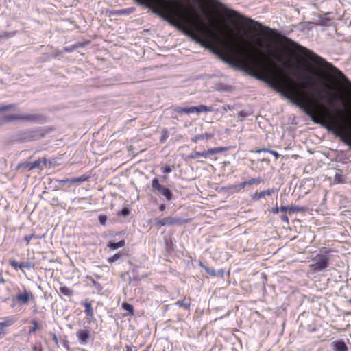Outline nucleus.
I'll use <instances>...</instances> for the list:
<instances>
[{"instance_id":"46","label":"nucleus","mask_w":351,"mask_h":351,"mask_svg":"<svg viewBox=\"0 0 351 351\" xmlns=\"http://www.w3.org/2000/svg\"><path fill=\"white\" fill-rule=\"evenodd\" d=\"M279 210L281 212H286V211H289V206H280L279 208Z\"/></svg>"},{"instance_id":"49","label":"nucleus","mask_w":351,"mask_h":351,"mask_svg":"<svg viewBox=\"0 0 351 351\" xmlns=\"http://www.w3.org/2000/svg\"><path fill=\"white\" fill-rule=\"evenodd\" d=\"M165 208H166V207H165V205L164 204H160V206H159V210H160V211H164V210H165Z\"/></svg>"},{"instance_id":"12","label":"nucleus","mask_w":351,"mask_h":351,"mask_svg":"<svg viewBox=\"0 0 351 351\" xmlns=\"http://www.w3.org/2000/svg\"><path fill=\"white\" fill-rule=\"evenodd\" d=\"M9 263L11 265V267L12 268H14L15 270L20 269L23 272H24V271H23L24 268L31 269V268L34 267V264L30 262H23V263H19L14 259H10Z\"/></svg>"},{"instance_id":"18","label":"nucleus","mask_w":351,"mask_h":351,"mask_svg":"<svg viewBox=\"0 0 351 351\" xmlns=\"http://www.w3.org/2000/svg\"><path fill=\"white\" fill-rule=\"evenodd\" d=\"M332 346L334 351H348V347L343 341H334Z\"/></svg>"},{"instance_id":"40","label":"nucleus","mask_w":351,"mask_h":351,"mask_svg":"<svg viewBox=\"0 0 351 351\" xmlns=\"http://www.w3.org/2000/svg\"><path fill=\"white\" fill-rule=\"evenodd\" d=\"M162 171L166 173H169L171 172V171H172L171 168L168 165H165V167H163L162 168Z\"/></svg>"},{"instance_id":"41","label":"nucleus","mask_w":351,"mask_h":351,"mask_svg":"<svg viewBox=\"0 0 351 351\" xmlns=\"http://www.w3.org/2000/svg\"><path fill=\"white\" fill-rule=\"evenodd\" d=\"M11 324H12V322L10 320H7V321L3 322H0L1 328L8 326H10Z\"/></svg>"},{"instance_id":"38","label":"nucleus","mask_w":351,"mask_h":351,"mask_svg":"<svg viewBox=\"0 0 351 351\" xmlns=\"http://www.w3.org/2000/svg\"><path fill=\"white\" fill-rule=\"evenodd\" d=\"M200 156H201V154H200V152H193V153L191 154V156H190V157H191V158H193V159L198 158H199V157H200Z\"/></svg>"},{"instance_id":"45","label":"nucleus","mask_w":351,"mask_h":351,"mask_svg":"<svg viewBox=\"0 0 351 351\" xmlns=\"http://www.w3.org/2000/svg\"><path fill=\"white\" fill-rule=\"evenodd\" d=\"M256 45H258L259 47H263V42L261 39L258 38L256 41Z\"/></svg>"},{"instance_id":"20","label":"nucleus","mask_w":351,"mask_h":351,"mask_svg":"<svg viewBox=\"0 0 351 351\" xmlns=\"http://www.w3.org/2000/svg\"><path fill=\"white\" fill-rule=\"evenodd\" d=\"M176 304L185 310H189L191 306V299L184 298L182 300H178Z\"/></svg>"},{"instance_id":"30","label":"nucleus","mask_w":351,"mask_h":351,"mask_svg":"<svg viewBox=\"0 0 351 351\" xmlns=\"http://www.w3.org/2000/svg\"><path fill=\"white\" fill-rule=\"evenodd\" d=\"M31 322L33 324V326L29 329V334H33L36 332V330L40 328V325L36 320H32Z\"/></svg>"},{"instance_id":"24","label":"nucleus","mask_w":351,"mask_h":351,"mask_svg":"<svg viewBox=\"0 0 351 351\" xmlns=\"http://www.w3.org/2000/svg\"><path fill=\"white\" fill-rule=\"evenodd\" d=\"M90 176L88 175H82L80 177L78 178H71V180L72 182V184L75 183H81L86 181H88L90 179Z\"/></svg>"},{"instance_id":"2","label":"nucleus","mask_w":351,"mask_h":351,"mask_svg":"<svg viewBox=\"0 0 351 351\" xmlns=\"http://www.w3.org/2000/svg\"><path fill=\"white\" fill-rule=\"evenodd\" d=\"M282 93L293 104L303 109L312 121L318 123L324 120L328 124V128L341 140L351 145V123L346 119L341 110L336 109L335 114H332L328 109L322 107L317 99L309 93L299 88L298 86H270Z\"/></svg>"},{"instance_id":"1","label":"nucleus","mask_w":351,"mask_h":351,"mask_svg":"<svg viewBox=\"0 0 351 351\" xmlns=\"http://www.w3.org/2000/svg\"><path fill=\"white\" fill-rule=\"evenodd\" d=\"M246 20L249 24L254 25V26L250 27L251 29L256 30V27L260 28V29H265L270 32L271 35L275 36L276 39L274 40V42L280 44L282 49L280 50L276 49L275 51H270L269 54L277 61L283 62V64L285 66L290 67L289 60L291 56L289 52L295 49L303 53L304 55H308L309 53L311 56H308V58L314 62L318 66L329 70L332 74L329 75L326 72L317 73L313 69H308L306 71L311 75H303L301 77V80H303V88H312L315 86V81L311 75H313L326 80V81H324L322 83L324 88L330 90L336 91L335 93L328 95V102L332 103L334 101L343 102L345 101L346 96L347 98L351 99V82L341 71L338 69L331 63L326 61V60L322 57L315 54L306 48L299 45L288 37L277 34L269 27H263L258 21H255L251 19H246Z\"/></svg>"},{"instance_id":"5","label":"nucleus","mask_w":351,"mask_h":351,"mask_svg":"<svg viewBox=\"0 0 351 351\" xmlns=\"http://www.w3.org/2000/svg\"><path fill=\"white\" fill-rule=\"evenodd\" d=\"M319 252L321 254H318L314 258V260H317V262L309 265L310 269L313 272L324 271L329 265L330 253L331 250L323 247L319 249Z\"/></svg>"},{"instance_id":"19","label":"nucleus","mask_w":351,"mask_h":351,"mask_svg":"<svg viewBox=\"0 0 351 351\" xmlns=\"http://www.w3.org/2000/svg\"><path fill=\"white\" fill-rule=\"evenodd\" d=\"M152 187L153 191H157L160 194L162 191V190L166 188L160 184L158 179L156 178H155L152 180Z\"/></svg>"},{"instance_id":"13","label":"nucleus","mask_w":351,"mask_h":351,"mask_svg":"<svg viewBox=\"0 0 351 351\" xmlns=\"http://www.w3.org/2000/svg\"><path fill=\"white\" fill-rule=\"evenodd\" d=\"M226 150H227V147H218L208 149L206 151L200 152V154H201V156H202L204 158H207L209 155L221 153V152H225Z\"/></svg>"},{"instance_id":"10","label":"nucleus","mask_w":351,"mask_h":351,"mask_svg":"<svg viewBox=\"0 0 351 351\" xmlns=\"http://www.w3.org/2000/svg\"><path fill=\"white\" fill-rule=\"evenodd\" d=\"M263 182V179L260 177L256 178H252L247 181H244L241 182L239 184L233 185L230 187L231 189L234 190L235 191H241L243 190L246 186L251 185H258Z\"/></svg>"},{"instance_id":"27","label":"nucleus","mask_w":351,"mask_h":351,"mask_svg":"<svg viewBox=\"0 0 351 351\" xmlns=\"http://www.w3.org/2000/svg\"><path fill=\"white\" fill-rule=\"evenodd\" d=\"M122 255H123V252L119 251V252L114 254L113 256L109 257L108 258L107 261L108 263L112 264L114 262L117 261L119 258H120Z\"/></svg>"},{"instance_id":"42","label":"nucleus","mask_w":351,"mask_h":351,"mask_svg":"<svg viewBox=\"0 0 351 351\" xmlns=\"http://www.w3.org/2000/svg\"><path fill=\"white\" fill-rule=\"evenodd\" d=\"M269 152H270V149H267V148H261V149H258L256 150V153H261V152H268V153H269Z\"/></svg>"},{"instance_id":"50","label":"nucleus","mask_w":351,"mask_h":351,"mask_svg":"<svg viewBox=\"0 0 351 351\" xmlns=\"http://www.w3.org/2000/svg\"><path fill=\"white\" fill-rule=\"evenodd\" d=\"M272 212L274 213H278L280 212L279 208L276 207L275 208H273Z\"/></svg>"},{"instance_id":"6","label":"nucleus","mask_w":351,"mask_h":351,"mask_svg":"<svg viewBox=\"0 0 351 351\" xmlns=\"http://www.w3.org/2000/svg\"><path fill=\"white\" fill-rule=\"evenodd\" d=\"M35 300V296L33 293L25 287H23V290L19 291L12 298V302L14 304L26 305L29 302H34Z\"/></svg>"},{"instance_id":"3","label":"nucleus","mask_w":351,"mask_h":351,"mask_svg":"<svg viewBox=\"0 0 351 351\" xmlns=\"http://www.w3.org/2000/svg\"><path fill=\"white\" fill-rule=\"evenodd\" d=\"M152 11L178 28L177 0H141Z\"/></svg>"},{"instance_id":"22","label":"nucleus","mask_w":351,"mask_h":351,"mask_svg":"<svg viewBox=\"0 0 351 351\" xmlns=\"http://www.w3.org/2000/svg\"><path fill=\"white\" fill-rule=\"evenodd\" d=\"M226 16L230 19H244L245 18L240 15L237 12L233 10H226Z\"/></svg>"},{"instance_id":"39","label":"nucleus","mask_w":351,"mask_h":351,"mask_svg":"<svg viewBox=\"0 0 351 351\" xmlns=\"http://www.w3.org/2000/svg\"><path fill=\"white\" fill-rule=\"evenodd\" d=\"M52 340H53V341L54 344H55L57 347H59L58 339L57 335H56L55 333H53V334H52Z\"/></svg>"},{"instance_id":"44","label":"nucleus","mask_w":351,"mask_h":351,"mask_svg":"<svg viewBox=\"0 0 351 351\" xmlns=\"http://www.w3.org/2000/svg\"><path fill=\"white\" fill-rule=\"evenodd\" d=\"M269 153L271 154L276 158V159H278L280 157V154L274 150L270 149Z\"/></svg>"},{"instance_id":"16","label":"nucleus","mask_w":351,"mask_h":351,"mask_svg":"<svg viewBox=\"0 0 351 351\" xmlns=\"http://www.w3.org/2000/svg\"><path fill=\"white\" fill-rule=\"evenodd\" d=\"M273 193H274V189H267V190H265V191H261L259 193L256 192L252 195V199H254V200H258V199H260L261 198L265 197L266 195H268V196L271 195Z\"/></svg>"},{"instance_id":"43","label":"nucleus","mask_w":351,"mask_h":351,"mask_svg":"<svg viewBox=\"0 0 351 351\" xmlns=\"http://www.w3.org/2000/svg\"><path fill=\"white\" fill-rule=\"evenodd\" d=\"M71 180V178H68V179H65V180H58V182L60 184H66V183H70V184H72V182L70 181Z\"/></svg>"},{"instance_id":"4","label":"nucleus","mask_w":351,"mask_h":351,"mask_svg":"<svg viewBox=\"0 0 351 351\" xmlns=\"http://www.w3.org/2000/svg\"><path fill=\"white\" fill-rule=\"evenodd\" d=\"M3 112H0L1 124L14 121L43 123L45 120V118L40 114Z\"/></svg>"},{"instance_id":"35","label":"nucleus","mask_w":351,"mask_h":351,"mask_svg":"<svg viewBox=\"0 0 351 351\" xmlns=\"http://www.w3.org/2000/svg\"><path fill=\"white\" fill-rule=\"evenodd\" d=\"M32 351H43L41 343H36L32 346Z\"/></svg>"},{"instance_id":"21","label":"nucleus","mask_w":351,"mask_h":351,"mask_svg":"<svg viewBox=\"0 0 351 351\" xmlns=\"http://www.w3.org/2000/svg\"><path fill=\"white\" fill-rule=\"evenodd\" d=\"M125 245V241L124 239H122L117 243H114V242L110 241V242H108V243L107 244V247L109 249L113 250L120 248V247H123Z\"/></svg>"},{"instance_id":"15","label":"nucleus","mask_w":351,"mask_h":351,"mask_svg":"<svg viewBox=\"0 0 351 351\" xmlns=\"http://www.w3.org/2000/svg\"><path fill=\"white\" fill-rule=\"evenodd\" d=\"M84 312L88 318L92 319L94 317L93 309L92 307L91 302L88 300H85L84 302Z\"/></svg>"},{"instance_id":"34","label":"nucleus","mask_w":351,"mask_h":351,"mask_svg":"<svg viewBox=\"0 0 351 351\" xmlns=\"http://www.w3.org/2000/svg\"><path fill=\"white\" fill-rule=\"evenodd\" d=\"M107 219H108L107 216L105 215H100L98 217V220H99L100 224H101L102 226L106 225Z\"/></svg>"},{"instance_id":"47","label":"nucleus","mask_w":351,"mask_h":351,"mask_svg":"<svg viewBox=\"0 0 351 351\" xmlns=\"http://www.w3.org/2000/svg\"><path fill=\"white\" fill-rule=\"evenodd\" d=\"M281 219H282V221H283L287 223H289V218L287 215H284L281 216Z\"/></svg>"},{"instance_id":"52","label":"nucleus","mask_w":351,"mask_h":351,"mask_svg":"<svg viewBox=\"0 0 351 351\" xmlns=\"http://www.w3.org/2000/svg\"><path fill=\"white\" fill-rule=\"evenodd\" d=\"M0 282H3V280H0Z\"/></svg>"},{"instance_id":"14","label":"nucleus","mask_w":351,"mask_h":351,"mask_svg":"<svg viewBox=\"0 0 351 351\" xmlns=\"http://www.w3.org/2000/svg\"><path fill=\"white\" fill-rule=\"evenodd\" d=\"M330 13L328 12L324 15L319 16L318 25L322 26H328L333 20L332 18L330 17Z\"/></svg>"},{"instance_id":"26","label":"nucleus","mask_w":351,"mask_h":351,"mask_svg":"<svg viewBox=\"0 0 351 351\" xmlns=\"http://www.w3.org/2000/svg\"><path fill=\"white\" fill-rule=\"evenodd\" d=\"M59 289L61 294L70 297L73 295V291L69 287L62 285Z\"/></svg>"},{"instance_id":"28","label":"nucleus","mask_w":351,"mask_h":351,"mask_svg":"<svg viewBox=\"0 0 351 351\" xmlns=\"http://www.w3.org/2000/svg\"><path fill=\"white\" fill-rule=\"evenodd\" d=\"M160 195H162L167 200H171L173 198V194L168 188L163 189L160 193Z\"/></svg>"},{"instance_id":"29","label":"nucleus","mask_w":351,"mask_h":351,"mask_svg":"<svg viewBox=\"0 0 351 351\" xmlns=\"http://www.w3.org/2000/svg\"><path fill=\"white\" fill-rule=\"evenodd\" d=\"M122 308L128 312L130 315H134V307L132 304L128 302H123L122 304Z\"/></svg>"},{"instance_id":"17","label":"nucleus","mask_w":351,"mask_h":351,"mask_svg":"<svg viewBox=\"0 0 351 351\" xmlns=\"http://www.w3.org/2000/svg\"><path fill=\"white\" fill-rule=\"evenodd\" d=\"M193 113H201L207 112H213L214 109L211 106H207L205 105H199L198 106H193Z\"/></svg>"},{"instance_id":"48","label":"nucleus","mask_w":351,"mask_h":351,"mask_svg":"<svg viewBox=\"0 0 351 351\" xmlns=\"http://www.w3.org/2000/svg\"><path fill=\"white\" fill-rule=\"evenodd\" d=\"M125 351H133L132 346L130 345H126Z\"/></svg>"},{"instance_id":"33","label":"nucleus","mask_w":351,"mask_h":351,"mask_svg":"<svg viewBox=\"0 0 351 351\" xmlns=\"http://www.w3.org/2000/svg\"><path fill=\"white\" fill-rule=\"evenodd\" d=\"M36 236L35 235V234L32 233L31 234L25 236L23 239L26 242V245H28L29 244L30 241L32 239H36Z\"/></svg>"},{"instance_id":"31","label":"nucleus","mask_w":351,"mask_h":351,"mask_svg":"<svg viewBox=\"0 0 351 351\" xmlns=\"http://www.w3.org/2000/svg\"><path fill=\"white\" fill-rule=\"evenodd\" d=\"M306 210L305 207L300 206H289V213H297V212H304Z\"/></svg>"},{"instance_id":"8","label":"nucleus","mask_w":351,"mask_h":351,"mask_svg":"<svg viewBox=\"0 0 351 351\" xmlns=\"http://www.w3.org/2000/svg\"><path fill=\"white\" fill-rule=\"evenodd\" d=\"M46 165L47 161L45 158L38 159L34 162H25L19 163L17 166L18 169H23L24 171H31L32 169L39 168L41 164Z\"/></svg>"},{"instance_id":"11","label":"nucleus","mask_w":351,"mask_h":351,"mask_svg":"<svg viewBox=\"0 0 351 351\" xmlns=\"http://www.w3.org/2000/svg\"><path fill=\"white\" fill-rule=\"evenodd\" d=\"M76 337L80 344L85 345L90 337V331L88 328L79 330L76 332Z\"/></svg>"},{"instance_id":"7","label":"nucleus","mask_w":351,"mask_h":351,"mask_svg":"<svg viewBox=\"0 0 351 351\" xmlns=\"http://www.w3.org/2000/svg\"><path fill=\"white\" fill-rule=\"evenodd\" d=\"M187 222L186 219L179 217H167L162 219H156L155 224L158 226L182 225Z\"/></svg>"},{"instance_id":"9","label":"nucleus","mask_w":351,"mask_h":351,"mask_svg":"<svg viewBox=\"0 0 351 351\" xmlns=\"http://www.w3.org/2000/svg\"><path fill=\"white\" fill-rule=\"evenodd\" d=\"M43 136V134L38 130L25 131V132H21L19 134V138L23 141H33V140L38 139Z\"/></svg>"},{"instance_id":"23","label":"nucleus","mask_w":351,"mask_h":351,"mask_svg":"<svg viewBox=\"0 0 351 351\" xmlns=\"http://www.w3.org/2000/svg\"><path fill=\"white\" fill-rule=\"evenodd\" d=\"M213 134L210 133H204L202 134H198L192 138V141L197 143L199 141L204 140V139H210L213 137Z\"/></svg>"},{"instance_id":"51","label":"nucleus","mask_w":351,"mask_h":351,"mask_svg":"<svg viewBox=\"0 0 351 351\" xmlns=\"http://www.w3.org/2000/svg\"><path fill=\"white\" fill-rule=\"evenodd\" d=\"M93 285H95L97 283V282L95 280H93Z\"/></svg>"},{"instance_id":"25","label":"nucleus","mask_w":351,"mask_h":351,"mask_svg":"<svg viewBox=\"0 0 351 351\" xmlns=\"http://www.w3.org/2000/svg\"><path fill=\"white\" fill-rule=\"evenodd\" d=\"M175 111L178 114H190L193 113V106L187 108L176 107Z\"/></svg>"},{"instance_id":"37","label":"nucleus","mask_w":351,"mask_h":351,"mask_svg":"<svg viewBox=\"0 0 351 351\" xmlns=\"http://www.w3.org/2000/svg\"><path fill=\"white\" fill-rule=\"evenodd\" d=\"M204 268L205 271H206V273L210 274V276H214L216 275V272L214 269H212V268H210L208 267H204Z\"/></svg>"},{"instance_id":"32","label":"nucleus","mask_w":351,"mask_h":351,"mask_svg":"<svg viewBox=\"0 0 351 351\" xmlns=\"http://www.w3.org/2000/svg\"><path fill=\"white\" fill-rule=\"evenodd\" d=\"M208 1V3H209L210 4V5L213 8H215L217 7H222L223 8L224 5L221 3L220 2H219L217 0H206Z\"/></svg>"},{"instance_id":"36","label":"nucleus","mask_w":351,"mask_h":351,"mask_svg":"<svg viewBox=\"0 0 351 351\" xmlns=\"http://www.w3.org/2000/svg\"><path fill=\"white\" fill-rule=\"evenodd\" d=\"M119 215H122L123 217H126L130 215V210L127 208H124L121 210L119 213Z\"/></svg>"}]
</instances>
